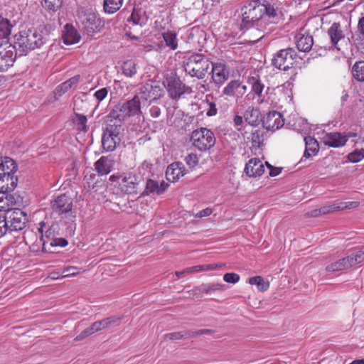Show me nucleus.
I'll list each match as a JSON object with an SVG mask.
<instances>
[{"mask_svg": "<svg viewBox=\"0 0 364 364\" xmlns=\"http://www.w3.org/2000/svg\"><path fill=\"white\" fill-rule=\"evenodd\" d=\"M242 29L254 28L268 33L282 20V14L267 0H254L242 9Z\"/></svg>", "mask_w": 364, "mask_h": 364, "instance_id": "f257e3e1", "label": "nucleus"}, {"mask_svg": "<svg viewBox=\"0 0 364 364\" xmlns=\"http://www.w3.org/2000/svg\"><path fill=\"white\" fill-rule=\"evenodd\" d=\"M15 45L21 52L26 55L35 49L41 48L48 39V31L44 26L21 31L16 36Z\"/></svg>", "mask_w": 364, "mask_h": 364, "instance_id": "f03ea898", "label": "nucleus"}, {"mask_svg": "<svg viewBox=\"0 0 364 364\" xmlns=\"http://www.w3.org/2000/svg\"><path fill=\"white\" fill-rule=\"evenodd\" d=\"M211 62L203 54L194 53L184 62L187 74L198 79H203L210 68Z\"/></svg>", "mask_w": 364, "mask_h": 364, "instance_id": "7ed1b4c3", "label": "nucleus"}, {"mask_svg": "<svg viewBox=\"0 0 364 364\" xmlns=\"http://www.w3.org/2000/svg\"><path fill=\"white\" fill-rule=\"evenodd\" d=\"M145 105L135 94L129 100L116 105L109 113V117L120 120H124L127 117L139 115L141 114V108Z\"/></svg>", "mask_w": 364, "mask_h": 364, "instance_id": "20e7f679", "label": "nucleus"}, {"mask_svg": "<svg viewBox=\"0 0 364 364\" xmlns=\"http://www.w3.org/2000/svg\"><path fill=\"white\" fill-rule=\"evenodd\" d=\"M123 131L120 120L111 119L106 125L102 136V144L105 151H113L121 142Z\"/></svg>", "mask_w": 364, "mask_h": 364, "instance_id": "39448f33", "label": "nucleus"}, {"mask_svg": "<svg viewBox=\"0 0 364 364\" xmlns=\"http://www.w3.org/2000/svg\"><path fill=\"white\" fill-rule=\"evenodd\" d=\"M247 82L250 87V91L245 96V100L248 102H255L258 105L269 104L267 96L269 87H266L259 76H249Z\"/></svg>", "mask_w": 364, "mask_h": 364, "instance_id": "423d86ee", "label": "nucleus"}, {"mask_svg": "<svg viewBox=\"0 0 364 364\" xmlns=\"http://www.w3.org/2000/svg\"><path fill=\"white\" fill-rule=\"evenodd\" d=\"M191 141L196 149L201 152H206L213 148L216 138L210 129L200 127L192 132Z\"/></svg>", "mask_w": 364, "mask_h": 364, "instance_id": "0eeeda50", "label": "nucleus"}, {"mask_svg": "<svg viewBox=\"0 0 364 364\" xmlns=\"http://www.w3.org/2000/svg\"><path fill=\"white\" fill-rule=\"evenodd\" d=\"M80 22L84 31L89 36L100 32L105 26L100 15L92 10H87L80 16Z\"/></svg>", "mask_w": 364, "mask_h": 364, "instance_id": "6e6552de", "label": "nucleus"}, {"mask_svg": "<svg viewBox=\"0 0 364 364\" xmlns=\"http://www.w3.org/2000/svg\"><path fill=\"white\" fill-rule=\"evenodd\" d=\"M164 90L159 82L150 81L141 86L136 93L146 106L158 99L163 95Z\"/></svg>", "mask_w": 364, "mask_h": 364, "instance_id": "1a4fd4ad", "label": "nucleus"}, {"mask_svg": "<svg viewBox=\"0 0 364 364\" xmlns=\"http://www.w3.org/2000/svg\"><path fill=\"white\" fill-rule=\"evenodd\" d=\"M109 181L117 183L122 193L127 194L137 193L139 178L136 174L129 173L122 176L112 175L109 177Z\"/></svg>", "mask_w": 364, "mask_h": 364, "instance_id": "9d476101", "label": "nucleus"}, {"mask_svg": "<svg viewBox=\"0 0 364 364\" xmlns=\"http://www.w3.org/2000/svg\"><path fill=\"white\" fill-rule=\"evenodd\" d=\"M297 58V53L292 48L277 52L272 59V65L279 70H287L292 68Z\"/></svg>", "mask_w": 364, "mask_h": 364, "instance_id": "9b49d317", "label": "nucleus"}, {"mask_svg": "<svg viewBox=\"0 0 364 364\" xmlns=\"http://www.w3.org/2000/svg\"><path fill=\"white\" fill-rule=\"evenodd\" d=\"M4 216L9 225V233L20 231L26 226V214L19 208L7 211Z\"/></svg>", "mask_w": 364, "mask_h": 364, "instance_id": "f8f14e48", "label": "nucleus"}, {"mask_svg": "<svg viewBox=\"0 0 364 364\" xmlns=\"http://www.w3.org/2000/svg\"><path fill=\"white\" fill-rule=\"evenodd\" d=\"M18 49L16 45H12L8 41L0 44V73L6 71L13 65Z\"/></svg>", "mask_w": 364, "mask_h": 364, "instance_id": "ddd939ff", "label": "nucleus"}, {"mask_svg": "<svg viewBox=\"0 0 364 364\" xmlns=\"http://www.w3.org/2000/svg\"><path fill=\"white\" fill-rule=\"evenodd\" d=\"M358 205L359 203L357 201L342 202L336 200L331 204L323 205L318 209L311 210L309 215L311 217H317L321 215L332 213L338 210L355 208L358 207Z\"/></svg>", "mask_w": 364, "mask_h": 364, "instance_id": "4468645a", "label": "nucleus"}, {"mask_svg": "<svg viewBox=\"0 0 364 364\" xmlns=\"http://www.w3.org/2000/svg\"><path fill=\"white\" fill-rule=\"evenodd\" d=\"M164 85L166 87L170 97L173 100L178 99L186 92V85L176 76H166L164 81Z\"/></svg>", "mask_w": 364, "mask_h": 364, "instance_id": "2eb2a0df", "label": "nucleus"}, {"mask_svg": "<svg viewBox=\"0 0 364 364\" xmlns=\"http://www.w3.org/2000/svg\"><path fill=\"white\" fill-rule=\"evenodd\" d=\"M247 87L240 80H232L224 87L222 93L223 95L236 98L237 102L247 92Z\"/></svg>", "mask_w": 364, "mask_h": 364, "instance_id": "dca6fc26", "label": "nucleus"}, {"mask_svg": "<svg viewBox=\"0 0 364 364\" xmlns=\"http://www.w3.org/2000/svg\"><path fill=\"white\" fill-rule=\"evenodd\" d=\"M212 79L216 85H223L229 78V71L225 63L221 62L211 63Z\"/></svg>", "mask_w": 364, "mask_h": 364, "instance_id": "f3484780", "label": "nucleus"}, {"mask_svg": "<svg viewBox=\"0 0 364 364\" xmlns=\"http://www.w3.org/2000/svg\"><path fill=\"white\" fill-rule=\"evenodd\" d=\"M262 125L267 130H277L284 124L282 115L277 111L269 112L262 119Z\"/></svg>", "mask_w": 364, "mask_h": 364, "instance_id": "a211bd4d", "label": "nucleus"}, {"mask_svg": "<svg viewBox=\"0 0 364 364\" xmlns=\"http://www.w3.org/2000/svg\"><path fill=\"white\" fill-rule=\"evenodd\" d=\"M117 321L118 318L116 317H109L100 321H95L90 327L85 329L79 336H77L76 339H82L95 332L110 326L112 323L117 322Z\"/></svg>", "mask_w": 364, "mask_h": 364, "instance_id": "6ab92c4d", "label": "nucleus"}, {"mask_svg": "<svg viewBox=\"0 0 364 364\" xmlns=\"http://www.w3.org/2000/svg\"><path fill=\"white\" fill-rule=\"evenodd\" d=\"M51 207L58 214L69 213L73 208L72 198L65 193L59 195L51 202Z\"/></svg>", "mask_w": 364, "mask_h": 364, "instance_id": "aec40b11", "label": "nucleus"}, {"mask_svg": "<svg viewBox=\"0 0 364 364\" xmlns=\"http://www.w3.org/2000/svg\"><path fill=\"white\" fill-rule=\"evenodd\" d=\"M40 228L38 231L41 233V237L39 241L36 242V244L33 245V250L35 252L40 251L38 246L41 245V251L42 252H47L49 250L47 249L48 244L50 245V240L54 237V230L50 228L46 231L45 235L43 234V228L46 225L45 223H40Z\"/></svg>", "mask_w": 364, "mask_h": 364, "instance_id": "412c9836", "label": "nucleus"}, {"mask_svg": "<svg viewBox=\"0 0 364 364\" xmlns=\"http://www.w3.org/2000/svg\"><path fill=\"white\" fill-rule=\"evenodd\" d=\"M323 142L330 147L338 148L343 146L348 141V137L339 132L326 133L323 136Z\"/></svg>", "mask_w": 364, "mask_h": 364, "instance_id": "4be33fe9", "label": "nucleus"}, {"mask_svg": "<svg viewBox=\"0 0 364 364\" xmlns=\"http://www.w3.org/2000/svg\"><path fill=\"white\" fill-rule=\"evenodd\" d=\"M244 171L250 177L260 176L264 172V166L260 159L252 158L246 164Z\"/></svg>", "mask_w": 364, "mask_h": 364, "instance_id": "5701e85b", "label": "nucleus"}, {"mask_svg": "<svg viewBox=\"0 0 364 364\" xmlns=\"http://www.w3.org/2000/svg\"><path fill=\"white\" fill-rule=\"evenodd\" d=\"M186 174V168L181 162H175L170 164L166 171L168 181L175 182Z\"/></svg>", "mask_w": 364, "mask_h": 364, "instance_id": "b1692460", "label": "nucleus"}, {"mask_svg": "<svg viewBox=\"0 0 364 364\" xmlns=\"http://www.w3.org/2000/svg\"><path fill=\"white\" fill-rule=\"evenodd\" d=\"M62 38L65 45H73L80 41V36L73 25L67 23L64 26Z\"/></svg>", "mask_w": 364, "mask_h": 364, "instance_id": "393cba45", "label": "nucleus"}, {"mask_svg": "<svg viewBox=\"0 0 364 364\" xmlns=\"http://www.w3.org/2000/svg\"><path fill=\"white\" fill-rule=\"evenodd\" d=\"M114 164V160L108 156H102L95 163L96 171L101 176L109 173Z\"/></svg>", "mask_w": 364, "mask_h": 364, "instance_id": "a878e982", "label": "nucleus"}, {"mask_svg": "<svg viewBox=\"0 0 364 364\" xmlns=\"http://www.w3.org/2000/svg\"><path fill=\"white\" fill-rule=\"evenodd\" d=\"M296 48L302 52L309 51L314 44L313 37L309 34L298 33L295 37Z\"/></svg>", "mask_w": 364, "mask_h": 364, "instance_id": "bb28decb", "label": "nucleus"}, {"mask_svg": "<svg viewBox=\"0 0 364 364\" xmlns=\"http://www.w3.org/2000/svg\"><path fill=\"white\" fill-rule=\"evenodd\" d=\"M18 178L14 174L0 176V191L9 193L17 186Z\"/></svg>", "mask_w": 364, "mask_h": 364, "instance_id": "cd10ccee", "label": "nucleus"}, {"mask_svg": "<svg viewBox=\"0 0 364 364\" xmlns=\"http://www.w3.org/2000/svg\"><path fill=\"white\" fill-rule=\"evenodd\" d=\"M81 79V76L80 75H76L63 83L58 85L54 91L55 95L60 97L62 95L67 92L72 87L77 86Z\"/></svg>", "mask_w": 364, "mask_h": 364, "instance_id": "c85d7f7f", "label": "nucleus"}, {"mask_svg": "<svg viewBox=\"0 0 364 364\" xmlns=\"http://www.w3.org/2000/svg\"><path fill=\"white\" fill-rule=\"evenodd\" d=\"M168 185L164 181L161 182L159 184L157 181L149 179L146 183V188L144 191V195L157 194L160 195L163 193L168 188Z\"/></svg>", "mask_w": 364, "mask_h": 364, "instance_id": "c756f323", "label": "nucleus"}, {"mask_svg": "<svg viewBox=\"0 0 364 364\" xmlns=\"http://www.w3.org/2000/svg\"><path fill=\"white\" fill-rule=\"evenodd\" d=\"M304 141L306 148L301 161L304 158L309 159L316 155L319 149L318 143L314 137L307 136L304 138Z\"/></svg>", "mask_w": 364, "mask_h": 364, "instance_id": "7c9ffc66", "label": "nucleus"}, {"mask_svg": "<svg viewBox=\"0 0 364 364\" xmlns=\"http://www.w3.org/2000/svg\"><path fill=\"white\" fill-rule=\"evenodd\" d=\"M17 171V165L14 160L9 157L0 159V176L14 174Z\"/></svg>", "mask_w": 364, "mask_h": 364, "instance_id": "2f4dec72", "label": "nucleus"}, {"mask_svg": "<svg viewBox=\"0 0 364 364\" xmlns=\"http://www.w3.org/2000/svg\"><path fill=\"white\" fill-rule=\"evenodd\" d=\"M210 330L209 329H200L195 333H189L186 331H178L173 332L170 333H167L164 335L165 340H171V341H177L182 338H185L186 337H192L194 335H203L208 334L210 333Z\"/></svg>", "mask_w": 364, "mask_h": 364, "instance_id": "473e14b6", "label": "nucleus"}, {"mask_svg": "<svg viewBox=\"0 0 364 364\" xmlns=\"http://www.w3.org/2000/svg\"><path fill=\"white\" fill-rule=\"evenodd\" d=\"M244 119L248 124L256 127L260 122V112L259 109L249 107L244 114Z\"/></svg>", "mask_w": 364, "mask_h": 364, "instance_id": "72a5a7b5", "label": "nucleus"}, {"mask_svg": "<svg viewBox=\"0 0 364 364\" xmlns=\"http://www.w3.org/2000/svg\"><path fill=\"white\" fill-rule=\"evenodd\" d=\"M328 34L331 38V43L335 48L339 50L337 47L338 42L344 38L343 31L341 29L339 23H333L328 30Z\"/></svg>", "mask_w": 364, "mask_h": 364, "instance_id": "f704fd0d", "label": "nucleus"}, {"mask_svg": "<svg viewBox=\"0 0 364 364\" xmlns=\"http://www.w3.org/2000/svg\"><path fill=\"white\" fill-rule=\"evenodd\" d=\"M351 264L348 257L342 258L335 262H333L328 265L326 268L328 272H334L338 271H343L351 267Z\"/></svg>", "mask_w": 364, "mask_h": 364, "instance_id": "c9c22d12", "label": "nucleus"}, {"mask_svg": "<svg viewBox=\"0 0 364 364\" xmlns=\"http://www.w3.org/2000/svg\"><path fill=\"white\" fill-rule=\"evenodd\" d=\"M162 37L166 43V46L172 50L178 48V38L177 34L173 31H167L162 33Z\"/></svg>", "mask_w": 364, "mask_h": 364, "instance_id": "e433bc0d", "label": "nucleus"}, {"mask_svg": "<svg viewBox=\"0 0 364 364\" xmlns=\"http://www.w3.org/2000/svg\"><path fill=\"white\" fill-rule=\"evenodd\" d=\"M123 2L124 0H104V11L108 14H113L121 9Z\"/></svg>", "mask_w": 364, "mask_h": 364, "instance_id": "4c0bfd02", "label": "nucleus"}, {"mask_svg": "<svg viewBox=\"0 0 364 364\" xmlns=\"http://www.w3.org/2000/svg\"><path fill=\"white\" fill-rule=\"evenodd\" d=\"M12 28L10 21L0 15V38H7L11 35Z\"/></svg>", "mask_w": 364, "mask_h": 364, "instance_id": "58836bf2", "label": "nucleus"}, {"mask_svg": "<svg viewBox=\"0 0 364 364\" xmlns=\"http://www.w3.org/2000/svg\"><path fill=\"white\" fill-rule=\"evenodd\" d=\"M249 283L251 285H257L258 290L261 291H267L269 287V282H265L261 276L250 277L249 279Z\"/></svg>", "mask_w": 364, "mask_h": 364, "instance_id": "ea45409f", "label": "nucleus"}, {"mask_svg": "<svg viewBox=\"0 0 364 364\" xmlns=\"http://www.w3.org/2000/svg\"><path fill=\"white\" fill-rule=\"evenodd\" d=\"M136 63L133 60H129L123 63L122 73L127 77H132L136 75Z\"/></svg>", "mask_w": 364, "mask_h": 364, "instance_id": "a19ab883", "label": "nucleus"}, {"mask_svg": "<svg viewBox=\"0 0 364 364\" xmlns=\"http://www.w3.org/2000/svg\"><path fill=\"white\" fill-rule=\"evenodd\" d=\"M43 7L51 12L57 11L62 6V0H42Z\"/></svg>", "mask_w": 364, "mask_h": 364, "instance_id": "79ce46f5", "label": "nucleus"}, {"mask_svg": "<svg viewBox=\"0 0 364 364\" xmlns=\"http://www.w3.org/2000/svg\"><path fill=\"white\" fill-rule=\"evenodd\" d=\"M353 75L358 81L364 82V62L355 63L353 67Z\"/></svg>", "mask_w": 364, "mask_h": 364, "instance_id": "37998d69", "label": "nucleus"}, {"mask_svg": "<svg viewBox=\"0 0 364 364\" xmlns=\"http://www.w3.org/2000/svg\"><path fill=\"white\" fill-rule=\"evenodd\" d=\"M6 197L9 205V208L12 206H21L23 203V198L17 193H6Z\"/></svg>", "mask_w": 364, "mask_h": 364, "instance_id": "c03bdc74", "label": "nucleus"}, {"mask_svg": "<svg viewBox=\"0 0 364 364\" xmlns=\"http://www.w3.org/2000/svg\"><path fill=\"white\" fill-rule=\"evenodd\" d=\"M364 159V149H356L348 154V159L351 163H358Z\"/></svg>", "mask_w": 364, "mask_h": 364, "instance_id": "a18cd8bd", "label": "nucleus"}, {"mask_svg": "<svg viewBox=\"0 0 364 364\" xmlns=\"http://www.w3.org/2000/svg\"><path fill=\"white\" fill-rule=\"evenodd\" d=\"M223 289V284H203L200 287V291L205 293H210L215 291H220Z\"/></svg>", "mask_w": 364, "mask_h": 364, "instance_id": "49530a36", "label": "nucleus"}, {"mask_svg": "<svg viewBox=\"0 0 364 364\" xmlns=\"http://www.w3.org/2000/svg\"><path fill=\"white\" fill-rule=\"evenodd\" d=\"M350 262L351 266L355 265L357 263H360L364 261V257L362 254L361 250L352 253L348 256Z\"/></svg>", "mask_w": 364, "mask_h": 364, "instance_id": "de8ad7c7", "label": "nucleus"}, {"mask_svg": "<svg viewBox=\"0 0 364 364\" xmlns=\"http://www.w3.org/2000/svg\"><path fill=\"white\" fill-rule=\"evenodd\" d=\"M79 274L77 267L69 266L65 267L61 271V278L67 277H73Z\"/></svg>", "mask_w": 364, "mask_h": 364, "instance_id": "09e8293b", "label": "nucleus"}, {"mask_svg": "<svg viewBox=\"0 0 364 364\" xmlns=\"http://www.w3.org/2000/svg\"><path fill=\"white\" fill-rule=\"evenodd\" d=\"M6 199V193L0 191V211H4L5 213L14 209L13 208H9L7 200Z\"/></svg>", "mask_w": 364, "mask_h": 364, "instance_id": "8fccbe9b", "label": "nucleus"}, {"mask_svg": "<svg viewBox=\"0 0 364 364\" xmlns=\"http://www.w3.org/2000/svg\"><path fill=\"white\" fill-rule=\"evenodd\" d=\"M185 161L190 168H193L198 163V157L197 154L191 153L186 156Z\"/></svg>", "mask_w": 364, "mask_h": 364, "instance_id": "3c124183", "label": "nucleus"}, {"mask_svg": "<svg viewBox=\"0 0 364 364\" xmlns=\"http://www.w3.org/2000/svg\"><path fill=\"white\" fill-rule=\"evenodd\" d=\"M68 244V240L63 237H55L50 240V246L64 247Z\"/></svg>", "mask_w": 364, "mask_h": 364, "instance_id": "603ef678", "label": "nucleus"}, {"mask_svg": "<svg viewBox=\"0 0 364 364\" xmlns=\"http://www.w3.org/2000/svg\"><path fill=\"white\" fill-rule=\"evenodd\" d=\"M223 280L227 283L236 284L240 280V276L233 272L226 273L223 275Z\"/></svg>", "mask_w": 364, "mask_h": 364, "instance_id": "864d4df0", "label": "nucleus"}, {"mask_svg": "<svg viewBox=\"0 0 364 364\" xmlns=\"http://www.w3.org/2000/svg\"><path fill=\"white\" fill-rule=\"evenodd\" d=\"M5 220L4 216L0 215V238L9 232V225Z\"/></svg>", "mask_w": 364, "mask_h": 364, "instance_id": "5fc2aeb1", "label": "nucleus"}, {"mask_svg": "<svg viewBox=\"0 0 364 364\" xmlns=\"http://www.w3.org/2000/svg\"><path fill=\"white\" fill-rule=\"evenodd\" d=\"M108 90L106 87L101 88L94 93V97L98 102L102 101L107 95Z\"/></svg>", "mask_w": 364, "mask_h": 364, "instance_id": "6e6d98bb", "label": "nucleus"}, {"mask_svg": "<svg viewBox=\"0 0 364 364\" xmlns=\"http://www.w3.org/2000/svg\"><path fill=\"white\" fill-rule=\"evenodd\" d=\"M140 19H141V17L139 14V11L134 9L131 16L127 19V21L132 23L133 25H138L140 23Z\"/></svg>", "mask_w": 364, "mask_h": 364, "instance_id": "4d7b16f0", "label": "nucleus"}, {"mask_svg": "<svg viewBox=\"0 0 364 364\" xmlns=\"http://www.w3.org/2000/svg\"><path fill=\"white\" fill-rule=\"evenodd\" d=\"M244 122H245L244 116L235 115L233 117V124L238 131H241Z\"/></svg>", "mask_w": 364, "mask_h": 364, "instance_id": "13d9d810", "label": "nucleus"}, {"mask_svg": "<svg viewBox=\"0 0 364 364\" xmlns=\"http://www.w3.org/2000/svg\"><path fill=\"white\" fill-rule=\"evenodd\" d=\"M265 164L267 165L268 169H269V175L270 176H277L281 173V168L277 167H274L272 165H270L268 162H265Z\"/></svg>", "mask_w": 364, "mask_h": 364, "instance_id": "bf43d9fd", "label": "nucleus"}, {"mask_svg": "<svg viewBox=\"0 0 364 364\" xmlns=\"http://www.w3.org/2000/svg\"><path fill=\"white\" fill-rule=\"evenodd\" d=\"M208 106L209 107L206 112V115L208 117H213L216 115L218 110L214 102H210L208 104Z\"/></svg>", "mask_w": 364, "mask_h": 364, "instance_id": "052dcab7", "label": "nucleus"}, {"mask_svg": "<svg viewBox=\"0 0 364 364\" xmlns=\"http://www.w3.org/2000/svg\"><path fill=\"white\" fill-rule=\"evenodd\" d=\"M150 115L154 118H158L161 114V108L158 106H152L149 109Z\"/></svg>", "mask_w": 364, "mask_h": 364, "instance_id": "680f3d73", "label": "nucleus"}, {"mask_svg": "<svg viewBox=\"0 0 364 364\" xmlns=\"http://www.w3.org/2000/svg\"><path fill=\"white\" fill-rule=\"evenodd\" d=\"M212 213H213V210L211 208H206L199 211L198 213H197L196 215V218L207 217V216L210 215L212 214Z\"/></svg>", "mask_w": 364, "mask_h": 364, "instance_id": "e2e57ef3", "label": "nucleus"}, {"mask_svg": "<svg viewBox=\"0 0 364 364\" xmlns=\"http://www.w3.org/2000/svg\"><path fill=\"white\" fill-rule=\"evenodd\" d=\"M223 266V264H217V263L203 264L204 271H213V270H215L217 268L221 267Z\"/></svg>", "mask_w": 364, "mask_h": 364, "instance_id": "0e129e2a", "label": "nucleus"}, {"mask_svg": "<svg viewBox=\"0 0 364 364\" xmlns=\"http://www.w3.org/2000/svg\"><path fill=\"white\" fill-rule=\"evenodd\" d=\"M358 31L360 36L364 38V16L360 18L358 23Z\"/></svg>", "mask_w": 364, "mask_h": 364, "instance_id": "69168bd1", "label": "nucleus"}, {"mask_svg": "<svg viewBox=\"0 0 364 364\" xmlns=\"http://www.w3.org/2000/svg\"><path fill=\"white\" fill-rule=\"evenodd\" d=\"M204 271L203 264L202 265H196L191 267H188L186 269V272H201Z\"/></svg>", "mask_w": 364, "mask_h": 364, "instance_id": "338daca9", "label": "nucleus"}, {"mask_svg": "<svg viewBox=\"0 0 364 364\" xmlns=\"http://www.w3.org/2000/svg\"><path fill=\"white\" fill-rule=\"evenodd\" d=\"M252 141L253 144H259L260 137H259V133L258 132H255L252 133Z\"/></svg>", "mask_w": 364, "mask_h": 364, "instance_id": "774afa93", "label": "nucleus"}]
</instances>
